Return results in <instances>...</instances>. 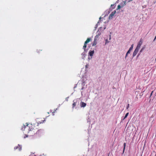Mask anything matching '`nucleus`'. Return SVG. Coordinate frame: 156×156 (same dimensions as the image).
<instances>
[{
  "mask_svg": "<svg viewBox=\"0 0 156 156\" xmlns=\"http://www.w3.org/2000/svg\"><path fill=\"white\" fill-rule=\"evenodd\" d=\"M27 125H23L22 126L21 130L25 131V133H27L29 136H31L35 134V133L37 134H39V132L41 133L42 130L41 129L37 130L38 129V123L34 124H28L27 123H26Z\"/></svg>",
  "mask_w": 156,
  "mask_h": 156,
  "instance_id": "1",
  "label": "nucleus"
},
{
  "mask_svg": "<svg viewBox=\"0 0 156 156\" xmlns=\"http://www.w3.org/2000/svg\"><path fill=\"white\" fill-rule=\"evenodd\" d=\"M100 33H98L95 36L94 38L93 43L92 44V46H94L96 45L98 41L97 39L98 37L100 35Z\"/></svg>",
  "mask_w": 156,
  "mask_h": 156,
  "instance_id": "2",
  "label": "nucleus"
},
{
  "mask_svg": "<svg viewBox=\"0 0 156 156\" xmlns=\"http://www.w3.org/2000/svg\"><path fill=\"white\" fill-rule=\"evenodd\" d=\"M127 2L126 0L125 1H123L121 2V3L118 5V9H120L121 7H123L126 5V2Z\"/></svg>",
  "mask_w": 156,
  "mask_h": 156,
  "instance_id": "3",
  "label": "nucleus"
},
{
  "mask_svg": "<svg viewBox=\"0 0 156 156\" xmlns=\"http://www.w3.org/2000/svg\"><path fill=\"white\" fill-rule=\"evenodd\" d=\"M116 11L115 10H114L113 12H112L111 14L109 15V19H112L113 16L115 14Z\"/></svg>",
  "mask_w": 156,
  "mask_h": 156,
  "instance_id": "4",
  "label": "nucleus"
},
{
  "mask_svg": "<svg viewBox=\"0 0 156 156\" xmlns=\"http://www.w3.org/2000/svg\"><path fill=\"white\" fill-rule=\"evenodd\" d=\"M143 43V41L141 39L139 42L136 47H137L139 48H140V46Z\"/></svg>",
  "mask_w": 156,
  "mask_h": 156,
  "instance_id": "5",
  "label": "nucleus"
},
{
  "mask_svg": "<svg viewBox=\"0 0 156 156\" xmlns=\"http://www.w3.org/2000/svg\"><path fill=\"white\" fill-rule=\"evenodd\" d=\"M86 104L83 102H81V107H84L86 106Z\"/></svg>",
  "mask_w": 156,
  "mask_h": 156,
  "instance_id": "6",
  "label": "nucleus"
},
{
  "mask_svg": "<svg viewBox=\"0 0 156 156\" xmlns=\"http://www.w3.org/2000/svg\"><path fill=\"white\" fill-rule=\"evenodd\" d=\"M91 40V38L90 37L88 38H87L86 41L85 42V44H87V43H89Z\"/></svg>",
  "mask_w": 156,
  "mask_h": 156,
  "instance_id": "7",
  "label": "nucleus"
},
{
  "mask_svg": "<svg viewBox=\"0 0 156 156\" xmlns=\"http://www.w3.org/2000/svg\"><path fill=\"white\" fill-rule=\"evenodd\" d=\"M94 50L90 51L89 52V55L90 56H92L94 53Z\"/></svg>",
  "mask_w": 156,
  "mask_h": 156,
  "instance_id": "8",
  "label": "nucleus"
},
{
  "mask_svg": "<svg viewBox=\"0 0 156 156\" xmlns=\"http://www.w3.org/2000/svg\"><path fill=\"white\" fill-rule=\"evenodd\" d=\"M87 44H85L84 43V45L83 47V49L84 50V51H86V48L87 47Z\"/></svg>",
  "mask_w": 156,
  "mask_h": 156,
  "instance_id": "9",
  "label": "nucleus"
},
{
  "mask_svg": "<svg viewBox=\"0 0 156 156\" xmlns=\"http://www.w3.org/2000/svg\"><path fill=\"white\" fill-rule=\"evenodd\" d=\"M73 108H74V107H75L76 105V102H74V101H73Z\"/></svg>",
  "mask_w": 156,
  "mask_h": 156,
  "instance_id": "10",
  "label": "nucleus"
},
{
  "mask_svg": "<svg viewBox=\"0 0 156 156\" xmlns=\"http://www.w3.org/2000/svg\"><path fill=\"white\" fill-rule=\"evenodd\" d=\"M137 53L135 51H134L133 52V57L135 56L136 55Z\"/></svg>",
  "mask_w": 156,
  "mask_h": 156,
  "instance_id": "11",
  "label": "nucleus"
},
{
  "mask_svg": "<svg viewBox=\"0 0 156 156\" xmlns=\"http://www.w3.org/2000/svg\"><path fill=\"white\" fill-rule=\"evenodd\" d=\"M140 49V48H139L137 47L136 48V49H135L134 51H135L136 53H137L138 51Z\"/></svg>",
  "mask_w": 156,
  "mask_h": 156,
  "instance_id": "12",
  "label": "nucleus"
},
{
  "mask_svg": "<svg viewBox=\"0 0 156 156\" xmlns=\"http://www.w3.org/2000/svg\"><path fill=\"white\" fill-rule=\"evenodd\" d=\"M133 44L131 47L129 48V51H131L133 49Z\"/></svg>",
  "mask_w": 156,
  "mask_h": 156,
  "instance_id": "13",
  "label": "nucleus"
},
{
  "mask_svg": "<svg viewBox=\"0 0 156 156\" xmlns=\"http://www.w3.org/2000/svg\"><path fill=\"white\" fill-rule=\"evenodd\" d=\"M128 114H129V113L128 112V113H126V114L125 115V117H124V119L126 118L127 117Z\"/></svg>",
  "mask_w": 156,
  "mask_h": 156,
  "instance_id": "14",
  "label": "nucleus"
},
{
  "mask_svg": "<svg viewBox=\"0 0 156 156\" xmlns=\"http://www.w3.org/2000/svg\"><path fill=\"white\" fill-rule=\"evenodd\" d=\"M115 6V5H111V7L112 9H114Z\"/></svg>",
  "mask_w": 156,
  "mask_h": 156,
  "instance_id": "15",
  "label": "nucleus"
},
{
  "mask_svg": "<svg viewBox=\"0 0 156 156\" xmlns=\"http://www.w3.org/2000/svg\"><path fill=\"white\" fill-rule=\"evenodd\" d=\"M124 148H123V151H124V150L126 146V143H124Z\"/></svg>",
  "mask_w": 156,
  "mask_h": 156,
  "instance_id": "16",
  "label": "nucleus"
},
{
  "mask_svg": "<svg viewBox=\"0 0 156 156\" xmlns=\"http://www.w3.org/2000/svg\"><path fill=\"white\" fill-rule=\"evenodd\" d=\"M144 49V48H143L141 49V50H140V53L141 52L143 51V50Z\"/></svg>",
  "mask_w": 156,
  "mask_h": 156,
  "instance_id": "17",
  "label": "nucleus"
},
{
  "mask_svg": "<svg viewBox=\"0 0 156 156\" xmlns=\"http://www.w3.org/2000/svg\"><path fill=\"white\" fill-rule=\"evenodd\" d=\"M129 107V104H128L127 105V107H126V109H128V108Z\"/></svg>",
  "mask_w": 156,
  "mask_h": 156,
  "instance_id": "18",
  "label": "nucleus"
},
{
  "mask_svg": "<svg viewBox=\"0 0 156 156\" xmlns=\"http://www.w3.org/2000/svg\"><path fill=\"white\" fill-rule=\"evenodd\" d=\"M131 51H129V50L127 52V53L128 54L130 53Z\"/></svg>",
  "mask_w": 156,
  "mask_h": 156,
  "instance_id": "19",
  "label": "nucleus"
},
{
  "mask_svg": "<svg viewBox=\"0 0 156 156\" xmlns=\"http://www.w3.org/2000/svg\"><path fill=\"white\" fill-rule=\"evenodd\" d=\"M128 55V54L127 53H126V54L125 57V59L127 57Z\"/></svg>",
  "mask_w": 156,
  "mask_h": 156,
  "instance_id": "20",
  "label": "nucleus"
},
{
  "mask_svg": "<svg viewBox=\"0 0 156 156\" xmlns=\"http://www.w3.org/2000/svg\"><path fill=\"white\" fill-rule=\"evenodd\" d=\"M44 156V154H41L40 156Z\"/></svg>",
  "mask_w": 156,
  "mask_h": 156,
  "instance_id": "21",
  "label": "nucleus"
},
{
  "mask_svg": "<svg viewBox=\"0 0 156 156\" xmlns=\"http://www.w3.org/2000/svg\"><path fill=\"white\" fill-rule=\"evenodd\" d=\"M44 121H45V120H43V121H43V122H40V123H43V122H44Z\"/></svg>",
  "mask_w": 156,
  "mask_h": 156,
  "instance_id": "22",
  "label": "nucleus"
},
{
  "mask_svg": "<svg viewBox=\"0 0 156 156\" xmlns=\"http://www.w3.org/2000/svg\"><path fill=\"white\" fill-rule=\"evenodd\" d=\"M17 147H14V149H17Z\"/></svg>",
  "mask_w": 156,
  "mask_h": 156,
  "instance_id": "23",
  "label": "nucleus"
},
{
  "mask_svg": "<svg viewBox=\"0 0 156 156\" xmlns=\"http://www.w3.org/2000/svg\"><path fill=\"white\" fill-rule=\"evenodd\" d=\"M156 39V36H155V38L154 39V40H155Z\"/></svg>",
  "mask_w": 156,
  "mask_h": 156,
  "instance_id": "24",
  "label": "nucleus"
},
{
  "mask_svg": "<svg viewBox=\"0 0 156 156\" xmlns=\"http://www.w3.org/2000/svg\"><path fill=\"white\" fill-rule=\"evenodd\" d=\"M55 112H53V115H54V113Z\"/></svg>",
  "mask_w": 156,
  "mask_h": 156,
  "instance_id": "25",
  "label": "nucleus"
},
{
  "mask_svg": "<svg viewBox=\"0 0 156 156\" xmlns=\"http://www.w3.org/2000/svg\"><path fill=\"white\" fill-rule=\"evenodd\" d=\"M140 55V53H139V54H138V56H139V55Z\"/></svg>",
  "mask_w": 156,
  "mask_h": 156,
  "instance_id": "26",
  "label": "nucleus"
},
{
  "mask_svg": "<svg viewBox=\"0 0 156 156\" xmlns=\"http://www.w3.org/2000/svg\"><path fill=\"white\" fill-rule=\"evenodd\" d=\"M26 137H27V136L26 135Z\"/></svg>",
  "mask_w": 156,
  "mask_h": 156,
  "instance_id": "27",
  "label": "nucleus"
},
{
  "mask_svg": "<svg viewBox=\"0 0 156 156\" xmlns=\"http://www.w3.org/2000/svg\"><path fill=\"white\" fill-rule=\"evenodd\" d=\"M86 68H87V65L86 66Z\"/></svg>",
  "mask_w": 156,
  "mask_h": 156,
  "instance_id": "28",
  "label": "nucleus"
}]
</instances>
